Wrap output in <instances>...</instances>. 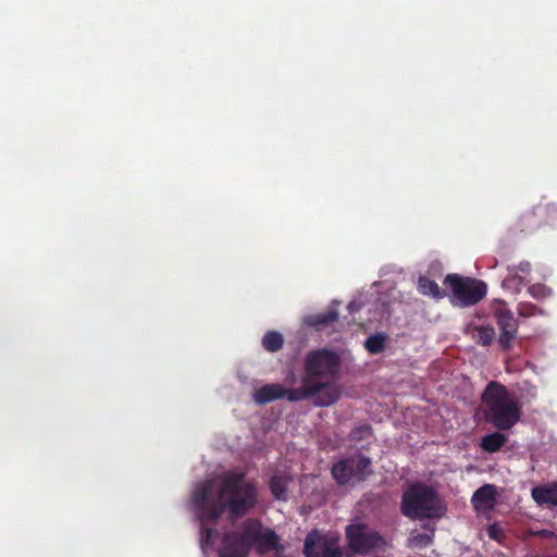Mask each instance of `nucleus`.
<instances>
[{
	"mask_svg": "<svg viewBox=\"0 0 557 557\" xmlns=\"http://www.w3.org/2000/svg\"><path fill=\"white\" fill-rule=\"evenodd\" d=\"M257 498L255 483L240 470H228L199 483L193 492L191 506L201 522V544H212L218 535V531L206 523H215L225 510L232 518H242L256 506Z\"/></svg>",
	"mask_w": 557,
	"mask_h": 557,
	"instance_id": "obj_1",
	"label": "nucleus"
},
{
	"mask_svg": "<svg viewBox=\"0 0 557 557\" xmlns=\"http://www.w3.org/2000/svg\"><path fill=\"white\" fill-rule=\"evenodd\" d=\"M341 358L330 349L320 348L307 352L304 358V377L311 385H323L315 401L318 407H327L335 404L341 392L336 385L339 376Z\"/></svg>",
	"mask_w": 557,
	"mask_h": 557,
	"instance_id": "obj_2",
	"label": "nucleus"
},
{
	"mask_svg": "<svg viewBox=\"0 0 557 557\" xmlns=\"http://www.w3.org/2000/svg\"><path fill=\"white\" fill-rule=\"evenodd\" d=\"M480 411L486 423L498 431L511 430L523 414L522 404L498 381L486 384L481 394Z\"/></svg>",
	"mask_w": 557,
	"mask_h": 557,
	"instance_id": "obj_3",
	"label": "nucleus"
},
{
	"mask_svg": "<svg viewBox=\"0 0 557 557\" xmlns=\"http://www.w3.org/2000/svg\"><path fill=\"white\" fill-rule=\"evenodd\" d=\"M400 510L405 517L417 520L441 518L446 509L433 487L414 483L404 492Z\"/></svg>",
	"mask_w": 557,
	"mask_h": 557,
	"instance_id": "obj_4",
	"label": "nucleus"
},
{
	"mask_svg": "<svg viewBox=\"0 0 557 557\" xmlns=\"http://www.w3.org/2000/svg\"><path fill=\"white\" fill-rule=\"evenodd\" d=\"M444 284L450 289V302L458 307H469L480 302L487 293L484 282L459 274H448Z\"/></svg>",
	"mask_w": 557,
	"mask_h": 557,
	"instance_id": "obj_5",
	"label": "nucleus"
},
{
	"mask_svg": "<svg viewBox=\"0 0 557 557\" xmlns=\"http://www.w3.org/2000/svg\"><path fill=\"white\" fill-rule=\"evenodd\" d=\"M345 533L348 547L355 554L384 552L387 545L385 539L366 523L348 524Z\"/></svg>",
	"mask_w": 557,
	"mask_h": 557,
	"instance_id": "obj_6",
	"label": "nucleus"
},
{
	"mask_svg": "<svg viewBox=\"0 0 557 557\" xmlns=\"http://www.w3.org/2000/svg\"><path fill=\"white\" fill-rule=\"evenodd\" d=\"M245 537L249 540L259 555H265L272 550H282L280 536L270 528L263 527L261 521L250 518L244 521Z\"/></svg>",
	"mask_w": 557,
	"mask_h": 557,
	"instance_id": "obj_7",
	"label": "nucleus"
},
{
	"mask_svg": "<svg viewBox=\"0 0 557 557\" xmlns=\"http://www.w3.org/2000/svg\"><path fill=\"white\" fill-rule=\"evenodd\" d=\"M493 315L500 331L498 345L504 351H508L517 337L519 322L505 301H499L494 306Z\"/></svg>",
	"mask_w": 557,
	"mask_h": 557,
	"instance_id": "obj_8",
	"label": "nucleus"
},
{
	"mask_svg": "<svg viewBox=\"0 0 557 557\" xmlns=\"http://www.w3.org/2000/svg\"><path fill=\"white\" fill-rule=\"evenodd\" d=\"M305 557H345L337 537H329L310 532L304 543Z\"/></svg>",
	"mask_w": 557,
	"mask_h": 557,
	"instance_id": "obj_9",
	"label": "nucleus"
},
{
	"mask_svg": "<svg viewBox=\"0 0 557 557\" xmlns=\"http://www.w3.org/2000/svg\"><path fill=\"white\" fill-rule=\"evenodd\" d=\"M223 547L220 550L222 557H248L251 552L250 542L245 537L244 523L239 531H230L222 540Z\"/></svg>",
	"mask_w": 557,
	"mask_h": 557,
	"instance_id": "obj_10",
	"label": "nucleus"
},
{
	"mask_svg": "<svg viewBox=\"0 0 557 557\" xmlns=\"http://www.w3.org/2000/svg\"><path fill=\"white\" fill-rule=\"evenodd\" d=\"M550 211L548 206H539L531 211L523 213L517 221L515 228L518 232H533L542 224V218Z\"/></svg>",
	"mask_w": 557,
	"mask_h": 557,
	"instance_id": "obj_11",
	"label": "nucleus"
},
{
	"mask_svg": "<svg viewBox=\"0 0 557 557\" xmlns=\"http://www.w3.org/2000/svg\"><path fill=\"white\" fill-rule=\"evenodd\" d=\"M550 211L548 206H539L531 211L523 213L517 221L515 228L518 232H533L542 224V218Z\"/></svg>",
	"mask_w": 557,
	"mask_h": 557,
	"instance_id": "obj_12",
	"label": "nucleus"
},
{
	"mask_svg": "<svg viewBox=\"0 0 557 557\" xmlns=\"http://www.w3.org/2000/svg\"><path fill=\"white\" fill-rule=\"evenodd\" d=\"M323 385H311L305 377H302L301 385L298 388H285L283 393V398H287V400L295 403L305 399H311L315 405V401L320 397V388Z\"/></svg>",
	"mask_w": 557,
	"mask_h": 557,
	"instance_id": "obj_13",
	"label": "nucleus"
},
{
	"mask_svg": "<svg viewBox=\"0 0 557 557\" xmlns=\"http://www.w3.org/2000/svg\"><path fill=\"white\" fill-rule=\"evenodd\" d=\"M496 496L495 485L484 484L473 493L471 503L478 511L492 510L496 505Z\"/></svg>",
	"mask_w": 557,
	"mask_h": 557,
	"instance_id": "obj_14",
	"label": "nucleus"
},
{
	"mask_svg": "<svg viewBox=\"0 0 557 557\" xmlns=\"http://www.w3.org/2000/svg\"><path fill=\"white\" fill-rule=\"evenodd\" d=\"M531 495L537 505L557 507V481L533 487Z\"/></svg>",
	"mask_w": 557,
	"mask_h": 557,
	"instance_id": "obj_15",
	"label": "nucleus"
},
{
	"mask_svg": "<svg viewBox=\"0 0 557 557\" xmlns=\"http://www.w3.org/2000/svg\"><path fill=\"white\" fill-rule=\"evenodd\" d=\"M285 387L281 384H265L258 388L253 394V400L258 405H265L276 399L283 398Z\"/></svg>",
	"mask_w": 557,
	"mask_h": 557,
	"instance_id": "obj_16",
	"label": "nucleus"
},
{
	"mask_svg": "<svg viewBox=\"0 0 557 557\" xmlns=\"http://www.w3.org/2000/svg\"><path fill=\"white\" fill-rule=\"evenodd\" d=\"M466 333L479 345L483 347L490 346L495 339V330L490 324L468 325Z\"/></svg>",
	"mask_w": 557,
	"mask_h": 557,
	"instance_id": "obj_17",
	"label": "nucleus"
},
{
	"mask_svg": "<svg viewBox=\"0 0 557 557\" xmlns=\"http://www.w3.org/2000/svg\"><path fill=\"white\" fill-rule=\"evenodd\" d=\"M504 431H496L484 435L481 438L480 447L483 451L494 454L499 451L508 441V436L503 433Z\"/></svg>",
	"mask_w": 557,
	"mask_h": 557,
	"instance_id": "obj_18",
	"label": "nucleus"
},
{
	"mask_svg": "<svg viewBox=\"0 0 557 557\" xmlns=\"http://www.w3.org/2000/svg\"><path fill=\"white\" fill-rule=\"evenodd\" d=\"M352 475L357 481H364L371 473V460L369 457L359 455L348 457Z\"/></svg>",
	"mask_w": 557,
	"mask_h": 557,
	"instance_id": "obj_19",
	"label": "nucleus"
},
{
	"mask_svg": "<svg viewBox=\"0 0 557 557\" xmlns=\"http://www.w3.org/2000/svg\"><path fill=\"white\" fill-rule=\"evenodd\" d=\"M508 270V275L504 278V282H503V285L504 286H511V285H516V286H520L523 284L524 282V278L522 275L519 274L522 273V274H530L532 268H531V263L529 261H520L518 265H509L507 268Z\"/></svg>",
	"mask_w": 557,
	"mask_h": 557,
	"instance_id": "obj_20",
	"label": "nucleus"
},
{
	"mask_svg": "<svg viewBox=\"0 0 557 557\" xmlns=\"http://www.w3.org/2000/svg\"><path fill=\"white\" fill-rule=\"evenodd\" d=\"M338 311L336 308L331 307L326 312L317 313L313 315H309L306 319V323L312 327L321 330L333 322L337 321Z\"/></svg>",
	"mask_w": 557,
	"mask_h": 557,
	"instance_id": "obj_21",
	"label": "nucleus"
},
{
	"mask_svg": "<svg viewBox=\"0 0 557 557\" xmlns=\"http://www.w3.org/2000/svg\"><path fill=\"white\" fill-rule=\"evenodd\" d=\"M292 479L287 475H273L270 479L269 487L273 497L277 500L286 502L288 499L287 486Z\"/></svg>",
	"mask_w": 557,
	"mask_h": 557,
	"instance_id": "obj_22",
	"label": "nucleus"
},
{
	"mask_svg": "<svg viewBox=\"0 0 557 557\" xmlns=\"http://www.w3.org/2000/svg\"><path fill=\"white\" fill-rule=\"evenodd\" d=\"M331 473L338 485H346L351 479H355L348 458L334 463Z\"/></svg>",
	"mask_w": 557,
	"mask_h": 557,
	"instance_id": "obj_23",
	"label": "nucleus"
},
{
	"mask_svg": "<svg viewBox=\"0 0 557 557\" xmlns=\"http://www.w3.org/2000/svg\"><path fill=\"white\" fill-rule=\"evenodd\" d=\"M418 290L422 295L430 296L435 299H441L445 295L444 292L440 288L438 284L426 276H421L419 278Z\"/></svg>",
	"mask_w": 557,
	"mask_h": 557,
	"instance_id": "obj_24",
	"label": "nucleus"
},
{
	"mask_svg": "<svg viewBox=\"0 0 557 557\" xmlns=\"http://www.w3.org/2000/svg\"><path fill=\"white\" fill-rule=\"evenodd\" d=\"M284 344L283 335L276 331H269L262 338V346L267 351H278Z\"/></svg>",
	"mask_w": 557,
	"mask_h": 557,
	"instance_id": "obj_25",
	"label": "nucleus"
},
{
	"mask_svg": "<svg viewBox=\"0 0 557 557\" xmlns=\"http://www.w3.org/2000/svg\"><path fill=\"white\" fill-rule=\"evenodd\" d=\"M385 344H386V335H384L383 333H376V334L370 335L366 339L364 347L370 354L376 355V354L382 352L385 349Z\"/></svg>",
	"mask_w": 557,
	"mask_h": 557,
	"instance_id": "obj_26",
	"label": "nucleus"
},
{
	"mask_svg": "<svg viewBox=\"0 0 557 557\" xmlns=\"http://www.w3.org/2000/svg\"><path fill=\"white\" fill-rule=\"evenodd\" d=\"M373 436V431L370 424H361L354 428L349 433V441L354 443H359L366 440H369Z\"/></svg>",
	"mask_w": 557,
	"mask_h": 557,
	"instance_id": "obj_27",
	"label": "nucleus"
},
{
	"mask_svg": "<svg viewBox=\"0 0 557 557\" xmlns=\"http://www.w3.org/2000/svg\"><path fill=\"white\" fill-rule=\"evenodd\" d=\"M517 312L522 318H532L535 315H543L544 310L536 305L528 301H521L517 305Z\"/></svg>",
	"mask_w": 557,
	"mask_h": 557,
	"instance_id": "obj_28",
	"label": "nucleus"
},
{
	"mask_svg": "<svg viewBox=\"0 0 557 557\" xmlns=\"http://www.w3.org/2000/svg\"><path fill=\"white\" fill-rule=\"evenodd\" d=\"M528 293L536 300H544L552 295V289L544 284L536 283L528 288Z\"/></svg>",
	"mask_w": 557,
	"mask_h": 557,
	"instance_id": "obj_29",
	"label": "nucleus"
},
{
	"mask_svg": "<svg viewBox=\"0 0 557 557\" xmlns=\"http://www.w3.org/2000/svg\"><path fill=\"white\" fill-rule=\"evenodd\" d=\"M413 542L419 546H429L432 543V537L429 534H418Z\"/></svg>",
	"mask_w": 557,
	"mask_h": 557,
	"instance_id": "obj_30",
	"label": "nucleus"
},
{
	"mask_svg": "<svg viewBox=\"0 0 557 557\" xmlns=\"http://www.w3.org/2000/svg\"><path fill=\"white\" fill-rule=\"evenodd\" d=\"M488 536L494 540H499L503 535L502 529L497 524H491L487 529Z\"/></svg>",
	"mask_w": 557,
	"mask_h": 557,
	"instance_id": "obj_31",
	"label": "nucleus"
},
{
	"mask_svg": "<svg viewBox=\"0 0 557 557\" xmlns=\"http://www.w3.org/2000/svg\"><path fill=\"white\" fill-rule=\"evenodd\" d=\"M531 557H557V555H556V556H547V555H534V556H531Z\"/></svg>",
	"mask_w": 557,
	"mask_h": 557,
	"instance_id": "obj_32",
	"label": "nucleus"
},
{
	"mask_svg": "<svg viewBox=\"0 0 557 557\" xmlns=\"http://www.w3.org/2000/svg\"><path fill=\"white\" fill-rule=\"evenodd\" d=\"M219 557H222L221 555H219Z\"/></svg>",
	"mask_w": 557,
	"mask_h": 557,
	"instance_id": "obj_33",
	"label": "nucleus"
}]
</instances>
